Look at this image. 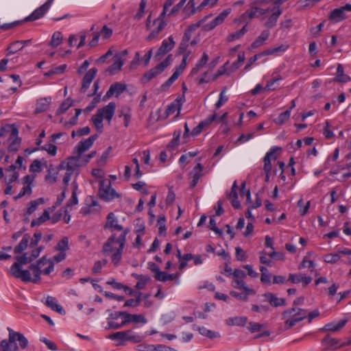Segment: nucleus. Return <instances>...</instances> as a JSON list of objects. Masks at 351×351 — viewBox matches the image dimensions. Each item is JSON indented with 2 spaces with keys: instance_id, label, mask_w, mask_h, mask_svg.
<instances>
[{
  "instance_id": "1",
  "label": "nucleus",
  "mask_w": 351,
  "mask_h": 351,
  "mask_svg": "<svg viewBox=\"0 0 351 351\" xmlns=\"http://www.w3.org/2000/svg\"><path fill=\"white\" fill-rule=\"evenodd\" d=\"M283 1L280 0H257L253 2L250 8L241 14L235 23H245L246 25L254 18L263 16V26L271 29L276 26L280 16L282 13L281 5Z\"/></svg>"
},
{
  "instance_id": "2",
  "label": "nucleus",
  "mask_w": 351,
  "mask_h": 351,
  "mask_svg": "<svg viewBox=\"0 0 351 351\" xmlns=\"http://www.w3.org/2000/svg\"><path fill=\"white\" fill-rule=\"evenodd\" d=\"M129 232L128 229H125L118 237L112 234L104 244L102 252L104 254H111V261L117 266L121 258L123 248L126 242V235Z\"/></svg>"
},
{
  "instance_id": "3",
  "label": "nucleus",
  "mask_w": 351,
  "mask_h": 351,
  "mask_svg": "<svg viewBox=\"0 0 351 351\" xmlns=\"http://www.w3.org/2000/svg\"><path fill=\"white\" fill-rule=\"evenodd\" d=\"M108 320V326L110 329H119L129 323L146 324L147 320L141 314H130L126 311L110 312Z\"/></svg>"
},
{
  "instance_id": "4",
  "label": "nucleus",
  "mask_w": 351,
  "mask_h": 351,
  "mask_svg": "<svg viewBox=\"0 0 351 351\" xmlns=\"http://www.w3.org/2000/svg\"><path fill=\"white\" fill-rule=\"evenodd\" d=\"M8 339L1 341L0 351H18L19 348L24 350L27 347L28 340L22 333L10 328H8Z\"/></svg>"
},
{
  "instance_id": "5",
  "label": "nucleus",
  "mask_w": 351,
  "mask_h": 351,
  "mask_svg": "<svg viewBox=\"0 0 351 351\" xmlns=\"http://www.w3.org/2000/svg\"><path fill=\"white\" fill-rule=\"evenodd\" d=\"M116 109L114 102H110L103 108H99L95 115L92 117V121L97 131L101 132L104 128L103 119H106L110 123Z\"/></svg>"
},
{
  "instance_id": "6",
  "label": "nucleus",
  "mask_w": 351,
  "mask_h": 351,
  "mask_svg": "<svg viewBox=\"0 0 351 351\" xmlns=\"http://www.w3.org/2000/svg\"><path fill=\"white\" fill-rule=\"evenodd\" d=\"M306 317V310L295 306L283 311L282 313V319L285 320V328L287 330L291 328Z\"/></svg>"
},
{
  "instance_id": "7",
  "label": "nucleus",
  "mask_w": 351,
  "mask_h": 351,
  "mask_svg": "<svg viewBox=\"0 0 351 351\" xmlns=\"http://www.w3.org/2000/svg\"><path fill=\"white\" fill-rule=\"evenodd\" d=\"M29 269L33 272V282L36 283L40 281L41 274L49 275L53 270V263L43 256L36 264L31 265Z\"/></svg>"
},
{
  "instance_id": "8",
  "label": "nucleus",
  "mask_w": 351,
  "mask_h": 351,
  "mask_svg": "<svg viewBox=\"0 0 351 351\" xmlns=\"http://www.w3.org/2000/svg\"><path fill=\"white\" fill-rule=\"evenodd\" d=\"M19 131L14 125H8L1 129L0 136H8L10 141L8 145L10 152H16L21 145V138L18 137Z\"/></svg>"
},
{
  "instance_id": "9",
  "label": "nucleus",
  "mask_w": 351,
  "mask_h": 351,
  "mask_svg": "<svg viewBox=\"0 0 351 351\" xmlns=\"http://www.w3.org/2000/svg\"><path fill=\"white\" fill-rule=\"evenodd\" d=\"M98 195L105 202H110L121 197V195L111 186V182L108 179L99 180Z\"/></svg>"
},
{
  "instance_id": "10",
  "label": "nucleus",
  "mask_w": 351,
  "mask_h": 351,
  "mask_svg": "<svg viewBox=\"0 0 351 351\" xmlns=\"http://www.w3.org/2000/svg\"><path fill=\"white\" fill-rule=\"evenodd\" d=\"M171 56V55H169L165 60L146 72L143 76V81L149 82L162 73L165 69L170 64Z\"/></svg>"
},
{
  "instance_id": "11",
  "label": "nucleus",
  "mask_w": 351,
  "mask_h": 351,
  "mask_svg": "<svg viewBox=\"0 0 351 351\" xmlns=\"http://www.w3.org/2000/svg\"><path fill=\"white\" fill-rule=\"evenodd\" d=\"M346 11L351 12V4L348 3L339 8L332 10L328 16V19L335 23L340 22L346 19L345 14Z\"/></svg>"
},
{
  "instance_id": "12",
  "label": "nucleus",
  "mask_w": 351,
  "mask_h": 351,
  "mask_svg": "<svg viewBox=\"0 0 351 351\" xmlns=\"http://www.w3.org/2000/svg\"><path fill=\"white\" fill-rule=\"evenodd\" d=\"M10 273L15 278L21 279L23 282H33L29 270H22L21 267L19 268L18 264H12L10 269Z\"/></svg>"
},
{
  "instance_id": "13",
  "label": "nucleus",
  "mask_w": 351,
  "mask_h": 351,
  "mask_svg": "<svg viewBox=\"0 0 351 351\" xmlns=\"http://www.w3.org/2000/svg\"><path fill=\"white\" fill-rule=\"evenodd\" d=\"M80 167H82V165L80 164L77 155L75 154V156L69 158L66 161H63L60 165L59 169H64L67 172L73 173Z\"/></svg>"
},
{
  "instance_id": "14",
  "label": "nucleus",
  "mask_w": 351,
  "mask_h": 351,
  "mask_svg": "<svg viewBox=\"0 0 351 351\" xmlns=\"http://www.w3.org/2000/svg\"><path fill=\"white\" fill-rule=\"evenodd\" d=\"M54 0H47L43 5L36 9L29 16L25 18V21H33L43 17L50 8Z\"/></svg>"
},
{
  "instance_id": "15",
  "label": "nucleus",
  "mask_w": 351,
  "mask_h": 351,
  "mask_svg": "<svg viewBox=\"0 0 351 351\" xmlns=\"http://www.w3.org/2000/svg\"><path fill=\"white\" fill-rule=\"evenodd\" d=\"M98 135L94 134L88 137V138L80 141L75 148L76 155H82L88 150L95 141L97 138Z\"/></svg>"
},
{
  "instance_id": "16",
  "label": "nucleus",
  "mask_w": 351,
  "mask_h": 351,
  "mask_svg": "<svg viewBox=\"0 0 351 351\" xmlns=\"http://www.w3.org/2000/svg\"><path fill=\"white\" fill-rule=\"evenodd\" d=\"M175 41L173 38L171 36L167 39L162 41L160 47L158 48L155 57L160 59L169 51H170L175 46Z\"/></svg>"
},
{
  "instance_id": "17",
  "label": "nucleus",
  "mask_w": 351,
  "mask_h": 351,
  "mask_svg": "<svg viewBox=\"0 0 351 351\" xmlns=\"http://www.w3.org/2000/svg\"><path fill=\"white\" fill-rule=\"evenodd\" d=\"M112 29L105 25L99 32L94 35L93 39L89 42V46L91 47L97 46L100 36L102 39L106 40L112 35Z\"/></svg>"
},
{
  "instance_id": "18",
  "label": "nucleus",
  "mask_w": 351,
  "mask_h": 351,
  "mask_svg": "<svg viewBox=\"0 0 351 351\" xmlns=\"http://www.w3.org/2000/svg\"><path fill=\"white\" fill-rule=\"evenodd\" d=\"M125 89L126 86L125 84L116 82L110 86L108 90L104 96L103 100L106 101L113 95H115V97H119Z\"/></svg>"
},
{
  "instance_id": "19",
  "label": "nucleus",
  "mask_w": 351,
  "mask_h": 351,
  "mask_svg": "<svg viewBox=\"0 0 351 351\" xmlns=\"http://www.w3.org/2000/svg\"><path fill=\"white\" fill-rule=\"evenodd\" d=\"M163 16H159L158 19L154 21V25L156 26V27L152 30L149 35L146 38V40L150 41L158 37L159 34L164 29L166 26V23L162 19Z\"/></svg>"
},
{
  "instance_id": "20",
  "label": "nucleus",
  "mask_w": 351,
  "mask_h": 351,
  "mask_svg": "<svg viewBox=\"0 0 351 351\" xmlns=\"http://www.w3.org/2000/svg\"><path fill=\"white\" fill-rule=\"evenodd\" d=\"M113 63L105 71L106 73H108L110 75H113L121 71L123 65L124 64V60L121 59V55H114L113 57Z\"/></svg>"
},
{
  "instance_id": "21",
  "label": "nucleus",
  "mask_w": 351,
  "mask_h": 351,
  "mask_svg": "<svg viewBox=\"0 0 351 351\" xmlns=\"http://www.w3.org/2000/svg\"><path fill=\"white\" fill-rule=\"evenodd\" d=\"M281 149L280 147H275L270 149L269 152H268L266 155L264 157L263 161H264V167L263 170L265 173H269V172L271 170V160H276L277 155L276 154V150Z\"/></svg>"
},
{
  "instance_id": "22",
  "label": "nucleus",
  "mask_w": 351,
  "mask_h": 351,
  "mask_svg": "<svg viewBox=\"0 0 351 351\" xmlns=\"http://www.w3.org/2000/svg\"><path fill=\"white\" fill-rule=\"evenodd\" d=\"M183 104L182 97L176 98L172 103L167 106L165 110V117H167L171 114H173L176 111H178L176 117H178L180 112V110Z\"/></svg>"
},
{
  "instance_id": "23",
  "label": "nucleus",
  "mask_w": 351,
  "mask_h": 351,
  "mask_svg": "<svg viewBox=\"0 0 351 351\" xmlns=\"http://www.w3.org/2000/svg\"><path fill=\"white\" fill-rule=\"evenodd\" d=\"M97 73L96 68L90 69L84 75L82 79V83L81 86V92L85 93L90 85V83L95 77Z\"/></svg>"
},
{
  "instance_id": "24",
  "label": "nucleus",
  "mask_w": 351,
  "mask_h": 351,
  "mask_svg": "<svg viewBox=\"0 0 351 351\" xmlns=\"http://www.w3.org/2000/svg\"><path fill=\"white\" fill-rule=\"evenodd\" d=\"M289 280L294 284L302 282L303 287H306L312 281V278L302 274H290Z\"/></svg>"
},
{
  "instance_id": "25",
  "label": "nucleus",
  "mask_w": 351,
  "mask_h": 351,
  "mask_svg": "<svg viewBox=\"0 0 351 351\" xmlns=\"http://www.w3.org/2000/svg\"><path fill=\"white\" fill-rule=\"evenodd\" d=\"M191 30H187L184 32V34L182 37V41L180 43V45L178 48V54H185L186 53L190 52L191 51H188L187 49L189 46V41L191 40Z\"/></svg>"
},
{
  "instance_id": "26",
  "label": "nucleus",
  "mask_w": 351,
  "mask_h": 351,
  "mask_svg": "<svg viewBox=\"0 0 351 351\" xmlns=\"http://www.w3.org/2000/svg\"><path fill=\"white\" fill-rule=\"evenodd\" d=\"M105 228L110 229L111 231L117 230L121 232L124 230L123 226L117 223V219L113 213H110L108 215Z\"/></svg>"
},
{
  "instance_id": "27",
  "label": "nucleus",
  "mask_w": 351,
  "mask_h": 351,
  "mask_svg": "<svg viewBox=\"0 0 351 351\" xmlns=\"http://www.w3.org/2000/svg\"><path fill=\"white\" fill-rule=\"evenodd\" d=\"M263 296L269 304L274 306H282L285 305V300L284 298H278L275 294L267 292L264 293Z\"/></svg>"
},
{
  "instance_id": "28",
  "label": "nucleus",
  "mask_w": 351,
  "mask_h": 351,
  "mask_svg": "<svg viewBox=\"0 0 351 351\" xmlns=\"http://www.w3.org/2000/svg\"><path fill=\"white\" fill-rule=\"evenodd\" d=\"M45 304L53 311L58 312L61 315L65 314L64 309L58 304L57 300L52 296H48L46 300Z\"/></svg>"
},
{
  "instance_id": "29",
  "label": "nucleus",
  "mask_w": 351,
  "mask_h": 351,
  "mask_svg": "<svg viewBox=\"0 0 351 351\" xmlns=\"http://www.w3.org/2000/svg\"><path fill=\"white\" fill-rule=\"evenodd\" d=\"M270 32L268 29H265L261 32V34L258 36V38L251 44V49H256L261 46H262L264 43L268 39L269 37Z\"/></svg>"
},
{
  "instance_id": "30",
  "label": "nucleus",
  "mask_w": 351,
  "mask_h": 351,
  "mask_svg": "<svg viewBox=\"0 0 351 351\" xmlns=\"http://www.w3.org/2000/svg\"><path fill=\"white\" fill-rule=\"evenodd\" d=\"M50 219V211L49 210H45L43 214L38 218L34 219L31 222V226H40L47 220Z\"/></svg>"
},
{
  "instance_id": "31",
  "label": "nucleus",
  "mask_w": 351,
  "mask_h": 351,
  "mask_svg": "<svg viewBox=\"0 0 351 351\" xmlns=\"http://www.w3.org/2000/svg\"><path fill=\"white\" fill-rule=\"evenodd\" d=\"M40 149L46 151L50 156H55L57 152V147L55 145L51 143L45 145V146H41L38 148H35L32 151H29V149H26L25 152H27L28 154H31L32 152H35Z\"/></svg>"
},
{
  "instance_id": "32",
  "label": "nucleus",
  "mask_w": 351,
  "mask_h": 351,
  "mask_svg": "<svg viewBox=\"0 0 351 351\" xmlns=\"http://www.w3.org/2000/svg\"><path fill=\"white\" fill-rule=\"evenodd\" d=\"M232 287L237 289H243L247 293L254 294L255 291L254 289L249 288L245 285L243 279L235 278L232 282Z\"/></svg>"
},
{
  "instance_id": "33",
  "label": "nucleus",
  "mask_w": 351,
  "mask_h": 351,
  "mask_svg": "<svg viewBox=\"0 0 351 351\" xmlns=\"http://www.w3.org/2000/svg\"><path fill=\"white\" fill-rule=\"evenodd\" d=\"M49 105V101L47 98H40L37 101L35 113L38 114L46 111Z\"/></svg>"
},
{
  "instance_id": "34",
  "label": "nucleus",
  "mask_w": 351,
  "mask_h": 351,
  "mask_svg": "<svg viewBox=\"0 0 351 351\" xmlns=\"http://www.w3.org/2000/svg\"><path fill=\"white\" fill-rule=\"evenodd\" d=\"M347 322H348V320L346 319H343L339 320L337 323L331 322V323L327 324L325 326V328H326V330H329V331H332V332L338 331L339 330L342 328L346 325Z\"/></svg>"
},
{
  "instance_id": "35",
  "label": "nucleus",
  "mask_w": 351,
  "mask_h": 351,
  "mask_svg": "<svg viewBox=\"0 0 351 351\" xmlns=\"http://www.w3.org/2000/svg\"><path fill=\"white\" fill-rule=\"evenodd\" d=\"M335 80L339 82L346 83L350 80V77L344 74L343 67L341 64H339L337 68V75Z\"/></svg>"
},
{
  "instance_id": "36",
  "label": "nucleus",
  "mask_w": 351,
  "mask_h": 351,
  "mask_svg": "<svg viewBox=\"0 0 351 351\" xmlns=\"http://www.w3.org/2000/svg\"><path fill=\"white\" fill-rule=\"evenodd\" d=\"M119 117H123L124 125L126 128L128 127L132 117L130 108L127 106L123 107L120 111Z\"/></svg>"
},
{
  "instance_id": "37",
  "label": "nucleus",
  "mask_w": 351,
  "mask_h": 351,
  "mask_svg": "<svg viewBox=\"0 0 351 351\" xmlns=\"http://www.w3.org/2000/svg\"><path fill=\"white\" fill-rule=\"evenodd\" d=\"M29 236L25 234L18 245L14 247L15 254H21L23 251L27 249L29 243Z\"/></svg>"
},
{
  "instance_id": "38",
  "label": "nucleus",
  "mask_w": 351,
  "mask_h": 351,
  "mask_svg": "<svg viewBox=\"0 0 351 351\" xmlns=\"http://www.w3.org/2000/svg\"><path fill=\"white\" fill-rule=\"evenodd\" d=\"M197 330L202 335L205 336L210 339L218 338L220 337L219 333L208 330L204 326L198 327Z\"/></svg>"
},
{
  "instance_id": "39",
  "label": "nucleus",
  "mask_w": 351,
  "mask_h": 351,
  "mask_svg": "<svg viewBox=\"0 0 351 351\" xmlns=\"http://www.w3.org/2000/svg\"><path fill=\"white\" fill-rule=\"evenodd\" d=\"M247 32V29L246 28V25H245L240 30L236 31L235 32H233V33L229 34L227 37V41L232 42L235 40H238L240 38H241Z\"/></svg>"
},
{
  "instance_id": "40",
  "label": "nucleus",
  "mask_w": 351,
  "mask_h": 351,
  "mask_svg": "<svg viewBox=\"0 0 351 351\" xmlns=\"http://www.w3.org/2000/svg\"><path fill=\"white\" fill-rule=\"evenodd\" d=\"M208 58H209L208 54L206 52H204L200 60L198 61V62L195 64V67L191 70V74H197L199 69L207 63Z\"/></svg>"
},
{
  "instance_id": "41",
  "label": "nucleus",
  "mask_w": 351,
  "mask_h": 351,
  "mask_svg": "<svg viewBox=\"0 0 351 351\" xmlns=\"http://www.w3.org/2000/svg\"><path fill=\"white\" fill-rule=\"evenodd\" d=\"M43 203H44V199L42 197L38 198L35 200H33V201H31L29 203L27 210V213L28 215H32L33 213H34L37 210L38 206L40 204H43Z\"/></svg>"
},
{
  "instance_id": "42",
  "label": "nucleus",
  "mask_w": 351,
  "mask_h": 351,
  "mask_svg": "<svg viewBox=\"0 0 351 351\" xmlns=\"http://www.w3.org/2000/svg\"><path fill=\"white\" fill-rule=\"evenodd\" d=\"M290 115L291 109H287L285 112L280 113L274 121L277 125H282L289 120Z\"/></svg>"
},
{
  "instance_id": "43",
  "label": "nucleus",
  "mask_w": 351,
  "mask_h": 351,
  "mask_svg": "<svg viewBox=\"0 0 351 351\" xmlns=\"http://www.w3.org/2000/svg\"><path fill=\"white\" fill-rule=\"evenodd\" d=\"M69 249V238L66 237H63L60 241H59L57 245L55 247V250L56 251L63 253H65V252Z\"/></svg>"
},
{
  "instance_id": "44",
  "label": "nucleus",
  "mask_w": 351,
  "mask_h": 351,
  "mask_svg": "<svg viewBox=\"0 0 351 351\" xmlns=\"http://www.w3.org/2000/svg\"><path fill=\"white\" fill-rule=\"evenodd\" d=\"M23 49L21 43L19 42V40L14 41L10 44V45L6 49V56H10L12 54H14L16 53L19 51H21Z\"/></svg>"
},
{
  "instance_id": "45",
  "label": "nucleus",
  "mask_w": 351,
  "mask_h": 351,
  "mask_svg": "<svg viewBox=\"0 0 351 351\" xmlns=\"http://www.w3.org/2000/svg\"><path fill=\"white\" fill-rule=\"evenodd\" d=\"M287 48H288L287 46L281 45L280 46L277 47L267 49L263 51L261 53L263 56H271V55L276 54L278 52L285 51L287 49Z\"/></svg>"
},
{
  "instance_id": "46",
  "label": "nucleus",
  "mask_w": 351,
  "mask_h": 351,
  "mask_svg": "<svg viewBox=\"0 0 351 351\" xmlns=\"http://www.w3.org/2000/svg\"><path fill=\"white\" fill-rule=\"evenodd\" d=\"M189 55H190V52L186 53L183 56V58H182L181 63L180 64V65L176 67L174 73H177V75L178 76H180L182 73L184 69L186 68V66L187 65V59H188Z\"/></svg>"
},
{
  "instance_id": "47",
  "label": "nucleus",
  "mask_w": 351,
  "mask_h": 351,
  "mask_svg": "<svg viewBox=\"0 0 351 351\" xmlns=\"http://www.w3.org/2000/svg\"><path fill=\"white\" fill-rule=\"evenodd\" d=\"M127 332H129L127 337V341H131L134 343H140L143 341V336L135 333L132 330H127Z\"/></svg>"
},
{
  "instance_id": "48",
  "label": "nucleus",
  "mask_w": 351,
  "mask_h": 351,
  "mask_svg": "<svg viewBox=\"0 0 351 351\" xmlns=\"http://www.w3.org/2000/svg\"><path fill=\"white\" fill-rule=\"evenodd\" d=\"M16 262L13 264H18L19 268L21 267L23 265H26L32 261V258L28 256L27 253H24L22 256H16Z\"/></svg>"
},
{
  "instance_id": "49",
  "label": "nucleus",
  "mask_w": 351,
  "mask_h": 351,
  "mask_svg": "<svg viewBox=\"0 0 351 351\" xmlns=\"http://www.w3.org/2000/svg\"><path fill=\"white\" fill-rule=\"evenodd\" d=\"M128 332H127V330L117 332L111 334L109 336V338L112 340H119L121 341H127Z\"/></svg>"
},
{
  "instance_id": "50",
  "label": "nucleus",
  "mask_w": 351,
  "mask_h": 351,
  "mask_svg": "<svg viewBox=\"0 0 351 351\" xmlns=\"http://www.w3.org/2000/svg\"><path fill=\"white\" fill-rule=\"evenodd\" d=\"M97 154L96 151H93L88 154L84 155V154L82 155H77L78 158L80 161V164L82 166H84L86 164H88L90 161V160L93 158H94Z\"/></svg>"
},
{
  "instance_id": "51",
  "label": "nucleus",
  "mask_w": 351,
  "mask_h": 351,
  "mask_svg": "<svg viewBox=\"0 0 351 351\" xmlns=\"http://www.w3.org/2000/svg\"><path fill=\"white\" fill-rule=\"evenodd\" d=\"M226 90L227 87H223L221 92L219 94V100L217 101L215 104L216 108L219 109L228 100V97L225 95V93L226 92Z\"/></svg>"
},
{
  "instance_id": "52",
  "label": "nucleus",
  "mask_w": 351,
  "mask_h": 351,
  "mask_svg": "<svg viewBox=\"0 0 351 351\" xmlns=\"http://www.w3.org/2000/svg\"><path fill=\"white\" fill-rule=\"evenodd\" d=\"M62 40V35L60 32H55L51 38L50 45L53 47H58Z\"/></svg>"
},
{
  "instance_id": "53",
  "label": "nucleus",
  "mask_w": 351,
  "mask_h": 351,
  "mask_svg": "<svg viewBox=\"0 0 351 351\" xmlns=\"http://www.w3.org/2000/svg\"><path fill=\"white\" fill-rule=\"evenodd\" d=\"M178 75L177 73H173V75L165 82L163 83L160 88L162 91H166L172 84L178 78Z\"/></svg>"
},
{
  "instance_id": "54",
  "label": "nucleus",
  "mask_w": 351,
  "mask_h": 351,
  "mask_svg": "<svg viewBox=\"0 0 351 351\" xmlns=\"http://www.w3.org/2000/svg\"><path fill=\"white\" fill-rule=\"evenodd\" d=\"M341 258L340 255L337 253L336 254H328L324 256V261L327 263H336Z\"/></svg>"
},
{
  "instance_id": "55",
  "label": "nucleus",
  "mask_w": 351,
  "mask_h": 351,
  "mask_svg": "<svg viewBox=\"0 0 351 351\" xmlns=\"http://www.w3.org/2000/svg\"><path fill=\"white\" fill-rule=\"evenodd\" d=\"M72 105V100L69 98L66 99L61 104L60 108L58 109L57 113L62 114L65 112Z\"/></svg>"
},
{
  "instance_id": "56",
  "label": "nucleus",
  "mask_w": 351,
  "mask_h": 351,
  "mask_svg": "<svg viewBox=\"0 0 351 351\" xmlns=\"http://www.w3.org/2000/svg\"><path fill=\"white\" fill-rule=\"evenodd\" d=\"M42 165L39 160H34L29 166V171L32 173H39L42 171Z\"/></svg>"
},
{
  "instance_id": "57",
  "label": "nucleus",
  "mask_w": 351,
  "mask_h": 351,
  "mask_svg": "<svg viewBox=\"0 0 351 351\" xmlns=\"http://www.w3.org/2000/svg\"><path fill=\"white\" fill-rule=\"evenodd\" d=\"M107 262L108 261L106 259L96 261L94 264L93 269H92V272L93 274L100 273L102 267L107 264Z\"/></svg>"
},
{
  "instance_id": "58",
  "label": "nucleus",
  "mask_w": 351,
  "mask_h": 351,
  "mask_svg": "<svg viewBox=\"0 0 351 351\" xmlns=\"http://www.w3.org/2000/svg\"><path fill=\"white\" fill-rule=\"evenodd\" d=\"M217 118V114L216 112L213 113L212 115L209 116L208 118H206L205 120L201 121L199 125L201 126L202 129L208 127L209 125L211 124L215 120H216Z\"/></svg>"
},
{
  "instance_id": "59",
  "label": "nucleus",
  "mask_w": 351,
  "mask_h": 351,
  "mask_svg": "<svg viewBox=\"0 0 351 351\" xmlns=\"http://www.w3.org/2000/svg\"><path fill=\"white\" fill-rule=\"evenodd\" d=\"M282 80V77L280 75H278L274 78H272L271 80L267 82L266 86L264 87V90H274L276 89V87H274V84L278 81H280Z\"/></svg>"
},
{
  "instance_id": "60",
  "label": "nucleus",
  "mask_w": 351,
  "mask_h": 351,
  "mask_svg": "<svg viewBox=\"0 0 351 351\" xmlns=\"http://www.w3.org/2000/svg\"><path fill=\"white\" fill-rule=\"evenodd\" d=\"M32 193V186H24L20 193L14 197V200H17L20 198H21L22 197L25 196V195H31Z\"/></svg>"
},
{
  "instance_id": "61",
  "label": "nucleus",
  "mask_w": 351,
  "mask_h": 351,
  "mask_svg": "<svg viewBox=\"0 0 351 351\" xmlns=\"http://www.w3.org/2000/svg\"><path fill=\"white\" fill-rule=\"evenodd\" d=\"M230 12V10H223L221 13H220L217 16H216L213 19V21L215 22V24H217V25L222 23L225 19L228 16Z\"/></svg>"
},
{
  "instance_id": "62",
  "label": "nucleus",
  "mask_w": 351,
  "mask_h": 351,
  "mask_svg": "<svg viewBox=\"0 0 351 351\" xmlns=\"http://www.w3.org/2000/svg\"><path fill=\"white\" fill-rule=\"evenodd\" d=\"M203 169V166L201 163H198L194 168L191 173H193V178L199 181L202 176L201 171Z\"/></svg>"
},
{
  "instance_id": "63",
  "label": "nucleus",
  "mask_w": 351,
  "mask_h": 351,
  "mask_svg": "<svg viewBox=\"0 0 351 351\" xmlns=\"http://www.w3.org/2000/svg\"><path fill=\"white\" fill-rule=\"evenodd\" d=\"M324 342L330 348L335 349L338 347L339 341L335 338L326 337L324 338Z\"/></svg>"
},
{
  "instance_id": "64",
  "label": "nucleus",
  "mask_w": 351,
  "mask_h": 351,
  "mask_svg": "<svg viewBox=\"0 0 351 351\" xmlns=\"http://www.w3.org/2000/svg\"><path fill=\"white\" fill-rule=\"evenodd\" d=\"M149 277L145 276H140L138 277V281L136 285L137 289H143L145 287L146 284L149 280Z\"/></svg>"
}]
</instances>
